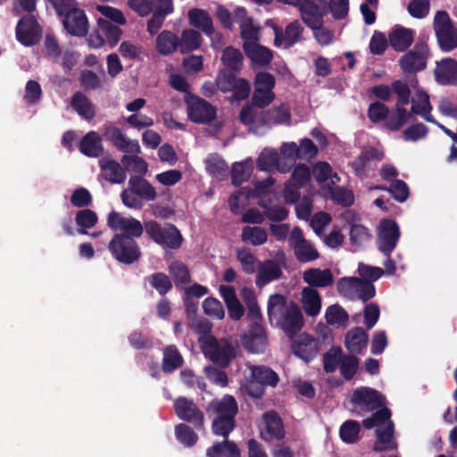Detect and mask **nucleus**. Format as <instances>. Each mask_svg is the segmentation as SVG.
I'll use <instances>...</instances> for the list:
<instances>
[{
  "instance_id": "37998d69",
  "label": "nucleus",
  "mask_w": 457,
  "mask_h": 457,
  "mask_svg": "<svg viewBox=\"0 0 457 457\" xmlns=\"http://www.w3.org/2000/svg\"><path fill=\"white\" fill-rule=\"evenodd\" d=\"M71 106L82 118L90 120L95 117V109L92 103L82 93L77 92L71 97Z\"/></svg>"
},
{
  "instance_id": "aec40b11",
  "label": "nucleus",
  "mask_w": 457,
  "mask_h": 457,
  "mask_svg": "<svg viewBox=\"0 0 457 457\" xmlns=\"http://www.w3.org/2000/svg\"><path fill=\"white\" fill-rule=\"evenodd\" d=\"M174 408L179 419L191 422L196 427H203L204 414L192 401L179 397L175 401Z\"/></svg>"
},
{
  "instance_id": "4d7b16f0",
  "label": "nucleus",
  "mask_w": 457,
  "mask_h": 457,
  "mask_svg": "<svg viewBox=\"0 0 457 457\" xmlns=\"http://www.w3.org/2000/svg\"><path fill=\"white\" fill-rule=\"evenodd\" d=\"M182 363V357L178 350L173 346L166 348L163 356L162 369L166 372H170L179 367Z\"/></svg>"
},
{
  "instance_id": "e433bc0d",
  "label": "nucleus",
  "mask_w": 457,
  "mask_h": 457,
  "mask_svg": "<svg viewBox=\"0 0 457 457\" xmlns=\"http://www.w3.org/2000/svg\"><path fill=\"white\" fill-rule=\"evenodd\" d=\"M431 110L428 95L425 91L415 92L411 98V112L420 115L428 121L436 123L431 116Z\"/></svg>"
},
{
  "instance_id": "f3484780",
  "label": "nucleus",
  "mask_w": 457,
  "mask_h": 457,
  "mask_svg": "<svg viewBox=\"0 0 457 457\" xmlns=\"http://www.w3.org/2000/svg\"><path fill=\"white\" fill-rule=\"evenodd\" d=\"M240 341L243 347L251 353H262L268 345L265 329L256 322L241 335Z\"/></svg>"
},
{
  "instance_id": "774afa93",
  "label": "nucleus",
  "mask_w": 457,
  "mask_h": 457,
  "mask_svg": "<svg viewBox=\"0 0 457 457\" xmlns=\"http://www.w3.org/2000/svg\"><path fill=\"white\" fill-rule=\"evenodd\" d=\"M170 275L175 283H187L189 280V272L185 264L179 262H173L169 266Z\"/></svg>"
},
{
  "instance_id": "a878e982",
  "label": "nucleus",
  "mask_w": 457,
  "mask_h": 457,
  "mask_svg": "<svg viewBox=\"0 0 457 457\" xmlns=\"http://www.w3.org/2000/svg\"><path fill=\"white\" fill-rule=\"evenodd\" d=\"M436 79L442 85L457 83V62L445 58L436 63L435 70Z\"/></svg>"
},
{
  "instance_id": "423d86ee",
  "label": "nucleus",
  "mask_w": 457,
  "mask_h": 457,
  "mask_svg": "<svg viewBox=\"0 0 457 457\" xmlns=\"http://www.w3.org/2000/svg\"><path fill=\"white\" fill-rule=\"evenodd\" d=\"M146 234L158 245L162 247L177 249L183 241L179 230L170 223L160 225L154 220L145 222Z\"/></svg>"
},
{
  "instance_id": "7ed1b4c3",
  "label": "nucleus",
  "mask_w": 457,
  "mask_h": 457,
  "mask_svg": "<svg viewBox=\"0 0 457 457\" xmlns=\"http://www.w3.org/2000/svg\"><path fill=\"white\" fill-rule=\"evenodd\" d=\"M390 416L389 410L383 408L362 421L363 426L368 429L376 428L377 441L373 445L375 452L391 451L397 448V444L393 438L394 425Z\"/></svg>"
},
{
  "instance_id": "c9c22d12",
  "label": "nucleus",
  "mask_w": 457,
  "mask_h": 457,
  "mask_svg": "<svg viewBox=\"0 0 457 457\" xmlns=\"http://www.w3.org/2000/svg\"><path fill=\"white\" fill-rule=\"evenodd\" d=\"M399 64L404 72L414 73L426 67V57L423 53L412 50L400 58Z\"/></svg>"
},
{
  "instance_id": "a18cd8bd",
  "label": "nucleus",
  "mask_w": 457,
  "mask_h": 457,
  "mask_svg": "<svg viewBox=\"0 0 457 457\" xmlns=\"http://www.w3.org/2000/svg\"><path fill=\"white\" fill-rule=\"evenodd\" d=\"M120 25L112 24L110 21L103 18L97 19V27L103 34L106 43L113 47L120 40L122 31L119 28Z\"/></svg>"
},
{
  "instance_id": "c03bdc74",
  "label": "nucleus",
  "mask_w": 457,
  "mask_h": 457,
  "mask_svg": "<svg viewBox=\"0 0 457 457\" xmlns=\"http://www.w3.org/2000/svg\"><path fill=\"white\" fill-rule=\"evenodd\" d=\"M179 47V37L169 30H163L156 38V49L162 55L172 54Z\"/></svg>"
},
{
  "instance_id": "f8f14e48",
  "label": "nucleus",
  "mask_w": 457,
  "mask_h": 457,
  "mask_svg": "<svg viewBox=\"0 0 457 457\" xmlns=\"http://www.w3.org/2000/svg\"><path fill=\"white\" fill-rule=\"evenodd\" d=\"M274 86L275 79L270 73L258 72L254 79L253 104L263 108L271 104L275 98V94L272 91Z\"/></svg>"
},
{
  "instance_id": "b1692460",
  "label": "nucleus",
  "mask_w": 457,
  "mask_h": 457,
  "mask_svg": "<svg viewBox=\"0 0 457 457\" xmlns=\"http://www.w3.org/2000/svg\"><path fill=\"white\" fill-rule=\"evenodd\" d=\"M262 124L273 126V125H286L291 123V112L288 105L281 104L278 106H274L267 112H262Z\"/></svg>"
},
{
  "instance_id": "680f3d73",
  "label": "nucleus",
  "mask_w": 457,
  "mask_h": 457,
  "mask_svg": "<svg viewBox=\"0 0 457 457\" xmlns=\"http://www.w3.org/2000/svg\"><path fill=\"white\" fill-rule=\"evenodd\" d=\"M341 348L332 347L323 356L324 370L333 372L341 362Z\"/></svg>"
},
{
  "instance_id": "49530a36",
  "label": "nucleus",
  "mask_w": 457,
  "mask_h": 457,
  "mask_svg": "<svg viewBox=\"0 0 457 457\" xmlns=\"http://www.w3.org/2000/svg\"><path fill=\"white\" fill-rule=\"evenodd\" d=\"M241 237L244 242L257 246L267 242L268 233L263 228L246 226L242 230Z\"/></svg>"
},
{
  "instance_id": "cd10ccee",
  "label": "nucleus",
  "mask_w": 457,
  "mask_h": 457,
  "mask_svg": "<svg viewBox=\"0 0 457 457\" xmlns=\"http://www.w3.org/2000/svg\"><path fill=\"white\" fill-rule=\"evenodd\" d=\"M303 279L311 287H327L334 283V276L329 269H308L303 273Z\"/></svg>"
},
{
  "instance_id": "bf43d9fd",
  "label": "nucleus",
  "mask_w": 457,
  "mask_h": 457,
  "mask_svg": "<svg viewBox=\"0 0 457 457\" xmlns=\"http://www.w3.org/2000/svg\"><path fill=\"white\" fill-rule=\"evenodd\" d=\"M241 296L248 308V314L252 319H258L261 315L260 308L257 303L255 294L249 288H243L241 290Z\"/></svg>"
},
{
  "instance_id": "412c9836",
  "label": "nucleus",
  "mask_w": 457,
  "mask_h": 457,
  "mask_svg": "<svg viewBox=\"0 0 457 457\" xmlns=\"http://www.w3.org/2000/svg\"><path fill=\"white\" fill-rule=\"evenodd\" d=\"M341 218L351 226L349 236L353 244L361 246L370 241L371 235L366 227L358 223L360 218L357 214L347 210L341 214Z\"/></svg>"
},
{
  "instance_id": "5fc2aeb1",
  "label": "nucleus",
  "mask_w": 457,
  "mask_h": 457,
  "mask_svg": "<svg viewBox=\"0 0 457 457\" xmlns=\"http://www.w3.org/2000/svg\"><path fill=\"white\" fill-rule=\"evenodd\" d=\"M360 425L355 420H347L340 428V437L347 443L353 444L359 439Z\"/></svg>"
},
{
  "instance_id": "de8ad7c7",
  "label": "nucleus",
  "mask_w": 457,
  "mask_h": 457,
  "mask_svg": "<svg viewBox=\"0 0 457 457\" xmlns=\"http://www.w3.org/2000/svg\"><path fill=\"white\" fill-rule=\"evenodd\" d=\"M201 43L202 37L200 33L189 29L182 32L181 37L179 39V47L180 52L186 53L199 48Z\"/></svg>"
},
{
  "instance_id": "dca6fc26",
  "label": "nucleus",
  "mask_w": 457,
  "mask_h": 457,
  "mask_svg": "<svg viewBox=\"0 0 457 457\" xmlns=\"http://www.w3.org/2000/svg\"><path fill=\"white\" fill-rule=\"evenodd\" d=\"M289 245L293 248L295 258L301 262H310L319 258L316 248L307 241L303 231L295 227L288 238Z\"/></svg>"
},
{
  "instance_id": "f257e3e1",
  "label": "nucleus",
  "mask_w": 457,
  "mask_h": 457,
  "mask_svg": "<svg viewBox=\"0 0 457 457\" xmlns=\"http://www.w3.org/2000/svg\"><path fill=\"white\" fill-rule=\"evenodd\" d=\"M268 315L285 334L293 337L303 326L300 308L293 302L287 303L280 295H273L268 303Z\"/></svg>"
},
{
  "instance_id": "864d4df0",
  "label": "nucleus",
  "mask_w": 457,
  "mask_h": 457,
  "mask_svg": "<svg viewBox=\"0 0 457 457\" xmlns=\"http://www.w3.org/2000/svg\"><path fill=\"white\" fill-rule=\"evenodd\" d=\"M97 216L95 212L85 209L79 211L76 215V223L79 227L78 232L79 234H87L86 228H93L97 222Z\"/></svg>"
},
{
  "instance_id": "0e129e2a",
  "label": "nucleus",
  "mask_w": 457,
  "mask_h": 457,
  "mask_svg": "<svg viewBox=\"0 0 457 457\" xmlns=\"http://www.w3.org/2000/svg\"><path fill=\"white\" fill-rule=\"evenodd\" d=\"M237 256L245 272L248 274L254 272L256 258L250 252V250L246 248H241L237 251Z\"/></svg>"
},
{
  "instance_id": "39448f33",
  "label": "nucleus",
  "mask_w": 457,
  "mask_h": 457,
  "mask_svg": "<svg viewBox=\"0 0 457 457\" xmlns=\"http://www.w3.org/2000/svg\"><path fill=\"white\" fill-rule=\"evenodd\" d=\"M204 355L221 366H228L237 354V346L228 339L218 340L213 337H207L202 342Z\"/></svg>"
},
{
  "instance_id": "6ab92c4d",
  "label": "nucleus",
  "mask_w": 457,
  "mask_h": 457,
  "mask_svg": "<svg viewBox=\"0 0 457 457\" xmlns=\"http://www.w3.org/2000/svg\"><path fill=\"white\" fill-rule=\"evenodd\" d=\"M42 29L33 17L21 19L16 27L17 39L24 46L36 44L41 36Z\"/></svg>"
},
{
  "instance_id": "7c9ffc66",
  "label": "nucleus",
  "mask_w": 457,
  "mask_h": 457,
  "mask_svg": "<svg viewBox=\"0 0 457 457\" xmlns=\"http://www.w3.org/2000/svg\"><path fill=\"white\" fill-rule=\"evenodd\" d=\"M301 303L307 316L316 317L320 312L321 297L319 292L311 287H304L301 294Z\"/></svg>"
},
{
  "instance_id": "4c0bfd02",
  "label": "nucleus",
  "mask_w": 457,
  "mask_h": 457,
  "mask_svg": "<svg viewBox=\"0 0 457 457\" xmlns=\"http://www.w3.org/2000/svg\"><path fill=\"white\" fill-rule=\"evenodd\" d=\"M300 150L295 142L285 143L280 147L278 154L282 164L278 167V171L281 173L288 172L295 162L297 158H300Z\"/></svg>"
},
{
  "instance_id": "4be33fe9",
  "label": "nucleus",
  "mask_w": 457,
  "mask_h": 457,
  "mask_svg": "<svg viewBox=\"0 0 457 457\" xmlns=\"http://www.w3.org/2000/svg\"><path fill=\"white\" fill-rule=\"evenodd\" d=\"M234 17L240 25V34L244 42H257L260 38V28L247 15L246 10L237 7L235 10Z\"/></svg>"
},
{
  "instance_id": "6e6d98bb",
  "label": "nucleus",
  "mask_w": 457,
  "mask_h": 457,
  "mask_svg": "<svg viewBox=\"0 0 457 457\" xmlns=\"http://www.w3.org/2000/svg\"><path fill=\"white\" fill-rule=\"evenodd\" d=\"M96 10L103 15V19L108 21H112L117 25H124L126 23V18L123 12L112 6L109 5H97Z\"/></svg>"
},
{
  "instance_id": "9d476101",
  "label": "nucleus",
  "mask_w": 457,
  "mask_h": 457,
  "mask_svg": "<svg viewBox=\"0 0 457 457\" xmlns=\"http://www.w3.org/2000/svg\"><path fill=\"white\" fill-rule=\"evenodd\" d=\"M133 238L116 234L111 240L109 250L117 261L130 264L139 259L140 250Z\"/></svg>"
},
{
  "instance_id": "13d9d810",
  "label": "nucleus",
  "mask_w": 457,
  "mask_h": 457,
  "mask_svg": "<svg viewBox=\"0 0 457 457\" xmlns=\"http://www.w3.org/2000/svg\"><path fill=\"white\" fill-rule=\"evenodd\" d=\"M253 164L251 162L236 163L232 170L233 183L239 185L245 181L252 174Z\"/></svg>"
},
{
  "instance_id": "6e6552de",
  "label": "nucleus",
  "mask_w": 457,
  "mask_h": 457,
  "mask_svg": "<svg viewBox=\"0 0 457 457\" xmlns=\"http://www.w3.org/2000/svg\"><path fill=\"white\" fill-rule=\"evenodd\" d=\"M338 293L350 300L366 302L375 295L376 290L372 283L358 278H342L337 284Z\"/></svg>"
},
{
  "instance_id": "052dcab7",
  "label": "nucleus",
  "mask_w": 457,
  "mask_h": 457,
  "mask_svg": "<svg viewBox=\"0 0 457 457\" xmlns=\"http://www.w3.org/2000/svg\"><path fill=\"white\" fill-rule=\"evenodd\" d=\"M203 309L206 315L218 320L223 319L225 314L221 303L212 297H208L204 301Z\"/></svg>"
},
{
  "instance_id": "603ef678",
  "label": "nucleus",
  "mask_w": 457,
  "mask_h": 457,
  "mask_svg": "<svg viewBox=\"0 0 457 457\" xmlns=\"http://www.w3.org/2000/svg\"><path fill=\"white\" fill-rule=\"evenodd\" d=\"M121 163L128 170L140 175H145L148 171L147 162L137 154L123 155Z\"/></svg>"
},
{
  "instance_id": "8fccbe9b",
  "label": "nucleus",
  "mask_w": 457,
  "mask_h": 457,
  "mask_svg": "<svg viewBox=\"0 0 457 457\" xmlns=\"http://www.w3.org/2000/svg\"><path fill=\"white\" fill-rule=\"evenodd\" d=\"M209 457H240L237 446L231 441L213 445L208 451Z\"/></svg>"
},
{
  "instance_id": "c85d7f7f",
  "label": "nucleus",
  "mask_w": 457,
  "mask_h": 457,
  "mask_svg": "<svg viewBox=\"0 0 457 457\" xmlns=\"http://www.w3.org/2000/svg\"><path fill=\"white\" fill-rule=\"evenodd\" d=\"M384 153L376 148H365L361 151L352 162V168L354 173L359 176H364L371 161H380L383 158Z\"/></svg>"
},
{
  "instance_id": "58836bf2",
  "label": "nucleus",
  "mask_w": 457,
  "mask_h": 457,
  "mask_svg": "<svg viewBox=\"0 0 457 457\" xmlns=\"http://www.w3.org/2000/svg\"><path fill=\"white\" fill-rule=\"evenodd\" d=\"M80 152L90 157L99 156L104 148L102 145V138L96 131L87 133L79 144Z\"/></svg>"
},
{
  "instance_id": "72a5a7b5",
  "label": "nucleus",
  "mask_w": 457,
  "mask_h": 457,
  "mask_svg": "<svg viewBox=\"0 0 457 457\" xmlns=\"http://www.w3.org/2000/svg\"><path fill=\"white\" fill-rule=\"evenodd\" d=\"M300 12L303 21L310 28L322 23V18L325 13L316 4L312 1H305L300 6Z\"/></svg>"
},
{
  "instance_id": "9b49d317",
  "label": "nucleus",
  "mask_w": 457,
  "mask_h": 457,
  "mask_svg": "<svg viewBox=\"0 0 457 457\" xmlns=\"http://www.w3.org/2000/svg\"><path fill=\"white\" fill-rule=\"evenodd\" d=\"M351 403L357 412H369L384 404L383 396L370 387L355 389L351 395Z\"/></svg>"
},
{
  "instance_id": "338daca9",
  "label": "nucleus",
  "mask_w": 457,
  "mask_h": 457,
  "mask_svg": "<svg viewBox=\"0 0 457 457\" xmlns=\"http://www.w3.org/2000/svg\"><path fill=\"white\" fill-rule=\"evenodd\" d=\"M430 4L428 0H411L408 4L409 13L417 19H422L428 14Z\"/></svg>"
},
{
  "instance_id": "79ce46f5",
  "label": "nucleus",
  "mask_w": 457,
  "mask_h": 457,
  "mask_svg": "<svg viewBox=\"0 0 457 457\" xmlns=\"http://www.w3.org/2000/svg\"><path fill=\"white\" fill-rule=\"evenodd\" d=\"M189 23L205 34L212 32V21L209 14L202 9L194 8L188 12Z\"/></svg>"
},
{
  "instance_id": "4468645a",
  "label": "nucleus",
  "mask_w": 457,
  "mask_h": 457,
  "mask_svg": "<svg viewBox=\"0 0 457 457\" xmlns=\"http://www.w3.org/2000/svg\"><path fill=\"white\" fill-rule=\"evenodd\" d=\"M274 32V46L287 49L302 39L303 26L298 21L290 22L283 30L280 27L274 23L273 21L266 22Z\"/></svg>"
},
{
  "instance_id": "09e8293b",
  "label": "nucleus",
  "mask_w": 457,
  "mask_h": 457,
  "mask_svg": "<svg viewBox=\"0 0 457 457\" xmlns=\"http://www.w3.org/2000/svg\"><path fill=\"white\" fill-rule=\"evenodd\" d=\"M325 319L330 325L345 327L348 324L349 315L343 307L333 304L327 308Z\"/></svg>"
},
{
  "instance_id": "393cba45",
  "label": "nucleus",
  "mask_w": 457,
  "mask_h": 457,
  "mask_svg": "<svg viewBox=\"0 0 457 457\" xmlns=\"http://www.w3.org/2000/svg\"><path fill=\"white\" fill-rule=\"evenodd\" d=\"M264 428L262 436L265 441L281 439L284 435V428L280 418L274 411L266 412L263 415Z\"/></svg>"
},
{
  "instance_id": "3c124183",
  "label": "nucleus",
  "mask_w": 457,
  "mask_h": 457,
  "mask_svg": "<svg viewBox=\"0 0 457 457\" xmlns=\"http://www.w3.org/2000/svg\"><path fill=\"white\" fill-rule=\"evenodd\" d=\"M243 54L238 49L228 46L223 50L221 55L222 63L229 70L238 71L243 64Z\"/></svg>"
},
{
  "instance_id": "ea45409f",
  "label": "nucleus",
  "mask_w": 457,
  "mask_h": 457,
  "mask_svg": "<svg viewBox=\"0 0 457 457\" xmlns=\"http://www.w3.org/2000/svg\"><path fill=\"white\" fill-rule=\"evenodd\" d=\"M280 265L271 260H268L260 264L256 277V284L263 286L281 276Z\"/></svg>"
},
{
  "instance_id": "69168bd1",
  "label": "nucleus",
  "mask_w": 457,
  "mask_h": 457,
  "mask_svg": "<svg viewBox=\"0 0 457 457\" xmlns=\"http://www.w3.org/2000/svg\"><path fill=\"white\" fill-rule=\"evenodd\" d=\"M113 145L125 153L138 154L141 153V147L137 140L130 139L125 133L120 137Z\"/></svg>"
},
{
  "instance_id": "5701e85b",
  "label": "nucleus",
  "mask_w": 457,
  "mask_h": 457,
  "mask_svg": "<svg viewBox=\"0 0 457 457\" xmlns=\"http://www.w3.org/2000/svg\"><path fill=\"white\" fill-rule=\"evenodd\" d=\"M62 16H64L63 26L70 34L80 37L87 32V19L81 10L76 7Z\"/></svg>"
},
{
  "instance_id": "c756f323",
  "label": "nucleus",
  "mask_w": 457,
  "mask_h": 457,
  "mask_svg": "<svg viewBox=\"0 0 457 457\" xmlns=\"http://www.w3.org/2000/svg\"><path fill=\"white\" fill-rule=\"evenodd\" d=\"M319 352V344L312 337L306 334L300 336L298 341L294 345L295 355L308 362L314 358Z\"/></svg>"
},
{
  "instance_id": "20e7f679",
  "label": "nucleus",
  "mask_w": 457,
  "mask_h": 457,
  "mask_svg": "<svg viewBox=\"0 0 457 457\" xmlns=\"http://www.w3.org/2000/svg\"><path fill=\"white\" fill-rule=\"evenodd\" d=\"M157 196L155 188L146 180L139 177H131L128 187L121 192L120 197L125 206L140 209V199L154 201Z\"/></svg>"
},
{
  "instance_id": "a19ab883",
  "label": "nucleus",
  "mask_w": 457,
  "mask_h": 457,
  "mask_svg": "<svg viewBox=\"0 0 457 457\" xmlns=\"http://www.w3.org/2000/svg\"><path fill=\"white\" fill-rule=\"evenodd\" d=\"M282 164L278 153L270 148L263 149L257 158V168L263 171L278 170L279 165Z\"/></svg>"
},
{
  "instance_id": "473e14b6",
  "label": "nucleus",
  "mask_w": 457,
  "mask_h": 457,
  "mask_svg": "<svg viewBox=\"0 0 457 457\" xmlns=\"http://www.w3.org/2000/svg\"><path fill=\"white\" fill-rule=\"evenodd\" d=\"M390 46L396 51H404L413 42V31L401 26L395 27L388 35Z\"/></svg>"
},
{
  "instance_id": "2f4dec72",
  "label": "nucleus",
  "mask_w": 457,
  "mask_h": 457,
  "mask_svg": "<svg viewBox=\"0 0 457 457\" xmlns=\"http://www.w3.org/2000/svg\"><path fill=\"white\" fill-rule=\"evenodd\" d=\"M103 176L112 183L120 184L126 179V173L122 166L116 161L105 157L99 161Z\"/></svg>"
},
{
  "instance_id": "1a4fd4ad",
  "label": "nucleus",
  "mask_w": 457,
  "mask_h": 457,
  "mask_svg": "<svg viewBox=\"0 0 457 457\" xmlns=\"http://www.w3.org/2000/svg\"><path fill=\"white\" fill-rule=\"evenodd\" d=\"M252 381H246L242 386L249 395L254 398L263 395V386H275L278 381V375L270 368L264 366L250 367Z\"/></svg>"
},
{
  "instance_id": "a211bd4d",
  "label": "nucleus",
  "mask_w": 457,
  "mask_h": 457,
  "mask_svg": "<svg viewBox=\"0 0 457 457\" xmlns=\"http://www.w3.org/2000/svg\"><path fill=\"white\" fill-rule=\"evenodd\" d=\"M187 105L188 117L193 122L208 123L216 116L214 107L197 96L188 97Z\"/></svg>"
},
{
  "instance_id": "bb28decb",
  "label": "nucleus",
  "mask_w": 457,
  "mask_h": 457,
  "mask_svg": "<svg viewBox=\"0 0 457 457\" xmlns=\"http://www.w3.org/2000/svg\"><path fill=\"white\" fill-rule=\"evenodd\" d=\"M243 49L253 63L259 66L269 64L273 58L272 52L269 48L256 42H244Z\"/></svg>"
},
{
  "instance_id": "e2e57ef3",
  "label": "nucleus",
  "mask_w": 457,
  "mask_h": 457,
  "mask_svg": "<svg viewBox=\"0 0 457 457\" xmlns=\"http://www.w3.org/2000/svg\"><path fill=\"white\" fill-rule=\"evenodd\" d=\"M325 195L333 201L343 205H351L353 203V195L351 191L345 188H329L328 193Z\"/></svg>"
},
{
  "instance_id": "0eeeda50",
  "label": "nucleus",
  "mask_w": 457,
  "mask_h": 457,
  "mask_svg": "<svg viewBox=\"0 0 457 457\" xmlns=\"http://www.w3.org/2000/svg\"><path fill=\"white\" fill-rule=\"evenodd\" d=\"M433 28L440 48L449 52L457 47V29L445 11H437L433 21Z\"/></svg>"
},
{
  "instance_id": "ddd939ff",
  "label": "nucleus",
  "mask_w": 457,
  "mask_h": 457,
  "mask_svg": "<svg viewBox=\"0 0 457 457\" xmlns=\"http://www.w3.org/2000/svg\"><path fill=\"white\" fill-rule=\"evenodd\" d=\"M400 238V228L392 220H382L378 226L377 245L380 252L389 255L396 247Z\"/></svg>"
},
{
  "instance_id": "f704fd0d",
  "label": "nucleus",
  "mask_w": 457,
  "mask_h": 457,
  "mask_svg": "<svg viewBox=\"0 0 457 457\" xmlns=\"http://www.w3.org/2000/svg\"><path fill=\"white\" fill-rule=\"evenodd\" d=\"M368 343V334L363 328L357 327L345 335V345L351 353H360Z\"/></svg>"
},
{
  "instance_id": "f03ea898",
  "label": "nucleus",
  "mask_w": 457,
  "mask_h": 457,
  "mask_svg": "<svg viewBox=\"0 0 457 457\" xmlns=\"http://www.w3.org/2000/svg\"><path fill=\"white\" fill-rule=\"evenodd\" d=\"M208 411L214 415L212 432L217 436L227 437L234 429L235 416L237 412V404L234 397L225 395L221 399H215L210 403Z\"/></svg>"
},
{
  "instance_id": "2eb2a0df",
  "label": "nucleus",
  "mask_w": 457,
  "mask_h": 457,
  "mask_svg": "<svg viewBox=\"0 0 457 457\" xmlns=\"http://www.w3.org/2000/svg\"><path fill=\"white\" fill-rule=\"evenodd\" d=\"M107 225L112 230L122 232V235L129 237H139L144 231V227L138 220L114 211L108 214Z\"/></svg>"
}]
</instances>
